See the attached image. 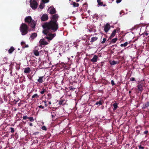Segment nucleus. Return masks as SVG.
I'll use <instances>...</instances> for the list:
<instances>
[{"label":"nucleus","instance_id":"1","mask_svg":"<svg viewBox=\"0 0 149 149\" xmlns=\"http://www.w3.org/2000/svg\"><path fill=\"white\" fill-rule=\"evenodd\" d=\"M59 17L58 14L53 15L51 17L50 21L48 22L44 23L42 25L44 29L42 33L46 36L44 38L51 40L56 36V34H52L51 32H54L57 31L58 28V25L57 21Z\"/></svg>","mask_w":149,"mask_h":149},{"label":"nucleus","instance_id":"2","mask_svg":"<svg viewBox=\"0 0 149 149\" xmlns=\"http://www.w3.org/2000/svg\"><path fill=\"white\" fill-rule=\"evenodd\" d=\"M19 30L22 36H24L28 33L29 29L28 26L24 23H22L20 26Z\"/></svg>","mask_w":149,"mask_h":149},{"label":"nucleus","instance_id":"3","mask_svg":"<svg viewBox=\"0 0 149 149\" xmlns=\"http://www.w3.org/2000/svg\"><path fill=\"white\" fill-rule=\"evenodd\" d=\"M24 21L25 22L28 23L29 25L31 28H35L36 22L35 21L32 19L31 16H28L26 17L25 18Z\"/></svg>","mask_w":149,"mask_h":149},{"label":"nucleus","instance_id":"4","mask_svg":"<svg viewBox=\"0 0 149 149\" xmlns=\"http://www.w3.org/2000/svg\"><path fill=\"white\" fill-rule=\"evenodd\" d=\"M30 3V6L32 9H35L37 8L38 4L35 0H31Z\"/></svg>","mask_w":149,"mask_h":149},{"label":"nucleus","instance_id":"5","mask_svg":"<svg viewBox=\"0 0 149 149\" xmlns=\"http://www.w3.org/2000/svg\"><path fill=\"white\" fill-rule=\"evenodd\" d=\"M138 90L139 91L142 92L143 91V84L142 83H139L137 86Z\"/></svg>","mask_w":149,"mask_h":149},{"label":"nucleus","instance_id":"6","mask_svg":"<svg viewBox=\"0 0 149 149\" xmlns=\"http://www.w3.org/2000/svg\"><path fill=\"white\" fill-rule=\"evenodd\" d=\"M110 29V26L109 24L107 23L104 26V30L105 32L107 33Z\"/></svg>","mask_w":149,"mask_h":149},{"label":"nucleus","instance_id":"7","mask_svg":"<svg viewBox=\"0 0 149 149\" xmlns=\"http://www.w3.org/2000/svg\"><path fill=\"white\" fill-rule=\"evenodd\" d=\"M48 19V15L46 14H44L41 17V20L42 21L47 20Z\"/></svg>","mask_w":149,"mask_h":149},{"label":"nucleus","instance_id":"8","mask_svg":"<svg viewBox=\"0 0 149 149\" xmlns=\"http://www.w3.org/2000/svg\"><path fill=\"white\" fill-rule=\"evenodd\" d=\"M39 43L41 46L43 45H46L48 44V43L44 39H40L39 41Z\"/></svg>","mask_w":149,"mask_h":149},{"label":"nucleus","instance_id":"9","mask_svg":"<svg viewBox=\"0 0 149 149\" xmlns=\"http://www.w3.org/2000/svg\"><path fill=\"white\" fill-rule=\"evenodd\" d=\"M39 97V96L37 93L33 95L31 97V100L32 101H36L37 99Z\"/></svg>","mask_w":149,"mask_h":149},{"label":"nucleus","instance_id":"10","mask_svg":"<svg viewBox=\"0 0 149 149\" xmlns=\"http://www.w3.org/2000/svg\"><path fill=\"white\" fill-rule=\"evenodd\" d=\"M98 59V56L96 55H95L93 58L91 60V61L93 63L96 62Z\"/></svg>","mask_w":149,"mask_h":149},{"label":"nucleus","instance_id":"11","mask_svg":"<svg viewBox=\"0 0 149 149\" xmlns=\"http://www.w3.org/2000/svg\"><path fill=\"white\" fill-rule=\"evenodd\" d=\"M31 71L30 68L28 67L24 68V72L26 74L29 73Z\"/></svg>","mask_w":149,"mask_h":149},{"label":"nucleus","instance_id":"12","mask_svg":"<svg viewBox=\"0 0 149 149\" xmlns=\"http://www.w3.org/2000/svg\"><path fill=\"white\" fill-rule=\"evenodd\" d=\"M37 36V34L36 33H31L30 38L31 40H33L35 38H36Z\"/></svg>","mask_w":149,"mask_h":149},{"label":"nucleus","instance_id":"13","mask_svg":"<svg viewBox=\"0 0 149 149\" xmlns=\"http://www.w3.org/2000/svg\"><path fill=\"white\" fill-rule=\"evenodd\" d=\"M47 88H42L41 89V91H40V94L43 95L45 93H48V91L47 90Z\"/></svg>","mask_w":149,"mask_h":149},{"label":"nucleus","instance_id":"14","mask_svg":"<svg viewBox=\"0 0 149 149\" xmlns=\"http://www.w3.org/2000/svg\"><path fill=\"white\" fill-rule=\"evenodd\" d=\"M116 32V29H114L112 33H111V36L110 37V38H113L114 36H115Z\"/></svg>","mask_w":149,"mask_h":149},{"label":"nucleus","instance_id":"15","mask_svg":"<svg viewBox=\"0 0 149 149\" xmlns=\"http://www.w3.org/2000/svg\"><path fill=\"white\" fill-rule=\"evenodd\" d=\"M56 13V10L54 8H52L49 10V13L51 14H55Z\"/></svg>","mask_w":149,"mask_h":149},{"label":"nucleus","instance_id":"16","mask_svg":"<svg viewBox=\"0 0 149 149\" xmlns=\"http://www.w3.org/2000/svg\"><path fill=\"white\" fill-rule=\"evenodd\" d=\"M43 76L39 77V79H38V81L40 83H42L43 82Z\"/></svg>","mask_w":149,"mask_h":149},{"label":"nucleus","instance_id":"17","mask_svg":"<svg viewBox=\"0 0 149 149\" xmlns=\"http://www.w3.org/2000/svg\"><path fill=\"white\" fill-rule=\"evenodd\" d=\"M149 106V102H147L143 104V108L146 109Z\"/></svg>","mask_w":149,"mask_h":149},{"label":"nucleus","instance_id":"18","mask_svg":"<svg viewBox=\"0 0 149 149\" xmlns=\"http://www.w3.org/2000/svg\"><path fill=\"white\" fill-rule=\"evenodd\" d=\"M15 49L13 47H11L8 51L9 53H12L14 51Z\"/></svg>","mask_w":149,"mask_h":149},{"label":"nucleus","instance_id":"19","mask_svg":"<svg viewBox=\"0 0 149 149\" xmlns=\"http://www.w3.org/2000/svg\"><path fill=\"white\" fill-rule=\"evenodd\" d=\"M113 110L115 111L118 108V104L117 103H115L113 104Z\"/></svg>","mask_w":149,"mask_h":149},{"label":"nucleus","instance_id":"20","mask_svg":"<svg viewBox=\"0 0 149 149\" xmlns=\"http://www.w3.org/2000/svg\"><path fill=\"white\" fill-rule=\"evenodd\" d=\"M98 39V38L96 37H93L91 38V40L90 41L91 42H94L97 40Z\"/></svg>","mask_w":149,"mask_h":149},{"label":"nucleus","instance_id":"21","mask_svg":"<svg viewBox=\"0 0 149 149\" xmlns=\"http://www.w3.org/2000/svg\"><path fill=\"white\" fill-rule=\"evenodd\" d=\"M71 4L73 5L74 7H78L79 6V3H77L75 2H73Z\"/></svg>","mask_w":149,"mask_h":149},{"label":"nucleus","instance_id":"22","mask_svg":"<svg viewBox=\"0 0 149 149\" xmlns=\"http://www.w3.org/2000/svg\"><path fill=\"white\" fill-rule=\"evenodd\" d=\"M118 63L117 61H110V63L111 65H114Z\"/></svg>","mask_w":149,"mask_h":149},{"label":"nucleus","instance_id":"23","mask_svg":"<svg viewBox=\"0 0 149 149\" xmlns=\"http://www.w3.org/2000/svg\"><path fill=\"white\" fill-rule=\"evenodd\" d=\"M128 44V42H125L124 44H122L120 45V46L121 47H125L127 46V45Z\"/></svg>","mask_w":149,"mask_h":149},{"label":"nucleus","instance_id":"24","mask_svg":"<svg viewBox=\"0 0 149 149\" xmlns=\"http://www.w3.org/2000/svg\"><path fill=\"white\" fill-rule=\"evenodd\" d=\"M34 53L35 55L36 56H38L39 55V52L37 50L34 51Z\"/></svg>","mask_w":149,"mask_h":149},{"label":"nucleus","instance_id":"25","mask_svg":"<svg viewBox=\"0 0 149 149\" xmlns=\"http://www.w3.org/2000/svg\"><path fill=\"white\" fill-rule=\"evenodd\" d=\"M44 6L45 5L44 3H41L39 5V8L41 9H42L44 8Z\"/></svg>","mask_w":149,"mask_h":149},{"label":"nucleus","instance_id":"26","mask_svg":"<svg viewBox=\"0 0 149 149\" xmlns=\"http://www.w3.org/2000/svg\"><path fill=\"white\" fill-rule=\"evenodd\" d=\"M97 2L98 3V5L101 6H102L103 5V2H101L100 1V0H97Z\"/></svg>","mask_w":149,"mask_h":149},{"label":"nucleus","instance_id":"27","mask_svg":"<svg viewBox=\"0 0 149 149\" xmlns=\"http://www.w3.org/2000/svg\"><path fill=\"white\" fill-rule=\"evenodd\" d=\"M117 38H113L112 39L111 41V43H115L116 41L117 40Z\"/></svg>","mask_w":149,"mask_h":149},{"label":"nucleus","instance_id":"28","mask_svg":"<svg viewBox=\"0 0 149 149\" xmlns=\"http://www.w3.org/2000/svg\"><path fill=\"white\" fill-rule=\"evenodd\" d=\"M102 103L101 100L99 101V102H96L95 104L96 105H97L99 104V105H102Z\"/></svg>","mask_w":149,"mask_h":149},{"label":"nucleus","instance_id":"29","mask_svg":"<svg viewBox=\"0 0 149 149\" xmlns=\"http://www.w3.org/2000/svg\"><path fill=\"white\" fill-rule=\"evenodd\" d=\"M47 96H48L47 98L48 100H50L51 99L52 97V95L51 93H48L47 94Z\"/></svg>","mask_w":149,"mask_h":149},{"label":"nucleus","instance_id":"30","mask_svg":"<svg viewBox=\"0 0 149 149\" xmlns=\"http://www.w3.org/2000/svg\"><path fill=\"white\" fill-rule=\"evenodd\" d=\"M28 119L31 122H33L34 121V119L33 117H29Z\"/></svg>","mask_w":149,"mask_h":149},{"label":"nucleus","instance_id":"31","mask_svg":"<svg viewBox=\"0 0 149 149\" xmlns=\"http://www.w3.org/2000/svg\"><path fill=\"white\" fill-rule=\"evenodd\" d=\"M41 129L42 130L46 131L47 130V128L45 126H42L41 127Z\"/></svg>","mask_w":149,"mask_h":149},{"label":"nucleus","instance_id":"32","mask_svg":"<svg viewBox=\"0 0 149 149\" xmlns=\"http://www.w3.org/2000/svg\"><path fill=\"white\" fill-rule=\"evenodd\" d=\"M106 40V38H104L103 39V40L101 42V43L102 44H104L105 43V42Z\"/></svg>","mask_w":149,"mask_h":149},{"label":"nucleus","instance_id":"33","mask_svg":"<svg viewBox=\"0 0 149 149\" xmlns=\"http://www.w3.org/2000/svg\"><path fill=\"white\" fill-rule=\"evenodd\" d=\"M42 102H44V104H45V107H47V101L46 100H45V101L43 100V101H42Z\"/></svg>","mask_w":149,"mask_h":149},{"label":"nucleus","instance_id":"34","mask_svg":"<svg viewBox=\"0 0 149 149\" xmlns=\"http://www.w3.org/2000/svg\"><path fill=\"white\" fill-rule=\"evenodd\" d=\"M130 80L131 81H135V79L134 77H131L130 79Z\"/></svg>","mask_w":149,"mask_h":149},{"label":"nucleus","instance_id":"35","mask_svg":"<svg viewBox=\"0 0 149 149\" xmlns=\"http://www.w3.org/2000/svg\"><path fill=\"white\" fill-rule=\"evenodd\" d=\"M42 1L44 3H47L49 2V0H42Z\"/></svg>","mask_w":149,"mask_h":149},{"label":"nucleus","instance_id":"36","mask_svg":"<svg viewBox=\"0 0 149 149\" xmlns=\"http://www.w3.org/2000/svg\"><path fill=\"white\" fill-rule=\"evenodd\" d=\"M111 84L112 86H113L115 85L114 81L113 80H112L111 81Z\"/></svg>","mask_w":149,"mask_h":149},{"label":"nucleus","instance_id":"37","mask_svg":"<svg viewBox=\"0 0 149 149\" xmlns=\"http://www.w3.org/2000/svg\"><path fill=\"white\" fill-rule=\"evenodd\" d=\"M148 132V131L146 130L143 132V134H147Z\"/></svg>","mask_w":149,"mask_h":149},{"label":"nucleus","instance_id":"38","mask_svg":"<svg viewBox=\"0 0 149 149\" xmlns=\"http://www.w3.org/2000/svg\"><path fill=\"white\" fill-rule=\"evenodd\" d=\"M29 117H27L26 116H24L22 118L24 120H26V119H28Z\"/></svg>","mask_w":149,"mask_h":149},{"label":"nucleus","instance_id":"39","mask_svg":"<svg viewBox=\"0 0 149 149\" xmlns=\"http://www.w3.org/2000/svg\"><path fill=\"white\" fill-rule=\"evenodd\" d=\"M10 132L12 133H13L14 132V129L13 128H11Z\"/></svg>","mask_w":149,"mask_h":149},{"label":"nucleus","instance_id":"40","mask_svg":"<svg viewBox=\"0 0 149 149\" xmlns=\"http://www.w3.org/2000/svg\"><path fill=\"white\" fill-rule=\"evenodd\" d=\"M63 102V100H61L59 102L58 104L59 105H61L62 104Z\"/></svg>","mask_w":149,"mask_h":149},{"label":"nucleus","instance_id":"41","mask_svg":"<svg viewBox=\"0 0 149 149\" xmlns=\"http://www.w3.org/2000/svg\"><path fill=\"white\" fill-rule=\"evenodd\" d=\"M39 133V132H36L33 133V134L38 135Z\"/></svg>","mask_w":149,"mask_h":149},{"label":"nucleus","instance_id":"42","mask_svg":"<svg viewBox=\"0 0 149 149\" xmlns=\"http://www.w3.org/2000/svg\"><path fill=\"white\" fill-rule=\"evenodd\" d=\"M55 116H56V114H55V115L52 114V117L53 119H54V118Z\"/></svg>","mask_w":149,"mask_h":149},{"label":"nucleus","instance_id":"43","mask_svg":"<svg viewBox=\"0 0 149 149\" xmlns=\"http://www.w3.org/2000/svg\"><path fill=\"white\" fill-rule=\"evenodd\" d=\"M21 45L22 46H23L25 45V42L23 41L21 43Z\"/></svg>","mask_w":149,"mask_h":149},{"label":"nucleus","instance_id":"44","mask_svg":"<svg viewBox=\"0 0 149 149\" xmlns=\"http://www.w3.org/2000/svg\"><path fill=\"white\" fill-rule=\"evenodd\" d=\"M38 107L39 108H41L42 109H43L44 108V107L42 105H40L38 106Z\"/></svg>","mask_w":149,"mask_h":149},{"label":"nucleus","instance_id":"45","mask_svg":"<svg viewBox=\"0 0 149 149\" xmlns=\"http://www.w3.org/2000/svg\"><path fill=\"white\" fill-rule=\"evenodd\" d=\"M136 133L137 134H140V131L139 130H137L136 131Z\"/></svg>","mask_w":149,"mask_h":149},{"label":"nucleus","instance_id":"46","mask_svg":"<svg viewBox=\"0 0 149 149\" xmlns=\"http://www.w3.org/2000/svg\"><path fill=\"white\" fill-rule=\"evenodd\" d=\"M122 1V0H116V2L117 3H119L120 2Z\"/></svg>","mask_w":149,"mask_h":149},{"label":"nucleus","instance_id":"47","mask_svg":"<svg viewBox=\"0 0 149 149\" xmlns=\"http://www.w3.org/2000/svg\"><path fill=\"white\" fill-rule=\"evenodd\" d=\"M139 149H144V147L143 146H139Z\"/></svg>","mask_w":149,"mask_h":149},{"label":"nucleus","instance_id":"48","mask_svg":"<svg viewBox=\"0 0 149 149\" xmlns=\"http://www.w3.org/2000/svg\"><path fill=\"white\" fill-rule=\"evenodd\" d=\"M25 45V47H24V48H26V47H28L29 46H28V45Z\"/></svg>","mask_w":149,"mask_h":149},{"label":"nucleus","instance_id":"49","mask_svg":"<svg viewBox=\"0 0 149 149\" xmlns=\"http://www.w3.org/2000/svg\"><path fill=\"white\" fill-rule=\"evenodd\" d=\"M29 125L31 126H33V124L32 123H31L29 124Z\"/></svg>","mask_w":149,"mask_h":149},{"label":"nucleus","instance_id":"50","mask_svg":"<svg viewBox=\"0 0 149 149\" xmlns=\"http://www.w3.org/2000/svg\"><path fill=\"white\" fill-rule=\"evenodd\" d=\"M104 7L105 6H107V5H106V4H103V5H102Z\"/></svg>","mask_w":149,"mask_h":149},{"label":"nucleus","instance_id":"51","mask_svg":"<svg viewBox=\"0 0 149 149\" xmlns=\"http://www.w3.org/2000/svg\"><path fill=\"white\" fill-rule=\"evenodd\" d=\"M131 93V91H129V93L130 94Z\"/></svg>","mask_w":149,"mask_h":149},{"label":"nucleus","instance_id":"52","mask_svg":"<svg viewBox=\"0 0 149 149\" xmlns=\"http://www.w3.org/2000/svg\"><path fill=\"white\" fill-rule=\"evenodd\" d=\"M79 1L80 0H76V1L77 2H79Z\"/></svg>","mask_w":149,"mask_h":149},{"label":"nucleus","instance_id":"53","mask_svg":"<svg viewBox=\"0 0 149 149\" xmlns=\"http://www.w3.org/2000/svg\"><path fill=\"white\" fill-rule=\"evenodd\" d=\"M49 103L50 104H51V102H49Z\"/></svg>","mask_w":149,"mask_h":149},{"label":"nucleus","instance_id":"54","mask_svg":"<svg viewBox=\"0 0 149 149\" xmlns=\"http://www.w3.org/2000/svg\"><path fill=\"white\" fill-rule=\"evenodd\" d=\"M88 13H89L90 12V11L89 10H88Z\"/></svg>","mask_w":149,"mask_h":149}]
</instances>
